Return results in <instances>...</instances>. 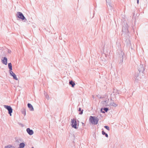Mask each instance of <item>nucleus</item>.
<instances>
[{
    "mask_svg": "<svg viewBox=\"0 0 148 148\" xmlns=\"http://www.w3.org/2000/svg\"><path fill=\"white\" fill-rule=\"evenodd\" d=\"M99 119L95 116H91L89 118L90 122L92 124L96 125L97 124Z\"/></svg>",
    "mask_w": 148,
    "mask_h": 148,
    "instance_id": "f257e3e1",
    "label": "nucleus"
},
{
    "mask_svg": "<svg viewBox=\"0 0 148 148\" xmlns=\"http://www.w3.org/2000/svg\"><path fill=\"white\" fill-rule=\"evenodd\" d=\"M71 125L73 127L77 129V125L76 123V120L74 119H71Z\"/></svg>",
    "mask_w": 148,
    "mask_h": 148,
    "instance_id": "f03ea898",
    "label": "nucleus"
},
{
    "mask_svg": "<svg viewBox=\"0 0 148 148\" xmlns=\"http://www.w3.org/2000/svg\"><path fill=\"white\" fill-rule=\"evenodd\" d=\"M4 107L6 109L8 110L9 114H10V115L11 116L12 115L11 113L12 112V108L10 106L6 105H5Z\"/></svg>",
    "mask_w": 148,
    "mask_h": 148,
    "instance_id": "7ed1b4c3",
    "label": "nucleus"
},
{
    "mask_svg": "<svg viewBox=\"0 0 148 148\" xmlns=\"http://www.w3.org/2000/svg\"><path fill=\"white\" fill-rule=\"evenodd\" d=\"M17 17L20 18L22 20H24L25 19V17L24 16L23 14L22 13L18 12L17 13Z\"/></svg>",
    "mask_w": 148,
    "mask_h": 148,
    "instance_id": "20e7f679",
    "label": "nucleus"
},
{
    "mask_svg": "<svg viewBox=\"0 0 148 148\" xmlns=\"http://www.w3.org/2000/svg\"><path fill=\"white\" fill-rule=\"evenodd\" d=\"M10 73L11 75L13 77V78L15 79V80H18V78L16 77V75L15 73H14L12 71H10Z\"/></svg>",
    "mask_w": 148,
    "mask_h": 148,
    "instance_id": "39448f33",
    "label": "nucleus"
},
{
    "mask_svg": "<svg viewBox=\"0 0 148 148\" xmlns=\"http://www.w3.org/2000/svg\"><path fill=\"white\" fill-rule=\"evenodd\" d=\"M27 132L30 135H32L34 133V132L32 130H30L29 128H28L27 129Z\"/></svg>",
    "mask_w": 148,
    "mask_h": 148,
    "instance_id": "423d86ee",
    "label": "nucleus"
},
{
    "mask_svg": "<svg viewBox=\"0 0 148 148\" xmlns=\"http://www.w3.org/2000/svg\"><path fill=\"white\" fill-rule=\"evenodd\" d=\"M2 63L5 65L7 64V59L6 57H4L3 60H2Z\"/></svg>",
    "mask_w": 148,
    "mask_h": 148,
    "instance_id": "0eeeda50",
    "label": "nucleus"
},
{
    "mask_svg": "<svg viewBox=\"0 0 148 148\" xmlns=\"http://www.w3.org/2000/svg\"><path fill=\"white\" fill-rule=\"evenodd\" d=\"M27 106L29 108L31 111L34 110V108H33V106H32L31 104L30 103H28L27 104Z\"/></svg>",
    "mask_w": 148,
    "mask_h": 148,
    "instance_id": "6e6552de",
    "label": "nucleus"
},
{
    "mask_svg": "<svg viewBox=\"0 0 148 148\" xmlns=\"http://www.w3.org/2000/svg\"><path fill=\"white\" fill-rule=\"evenodd\" d=\"M8 67L10 69V71H12V64L11 63H9L8 64Z\"/></svg>",
    "mask_w": 148,
    "mask_h": 148,
    "instance_id": "1a4fd4ad",
    "label": "nucleus"
},
{
    "mask_svg": "<svg viewBox=\"0 0 148 148\" xmlns=\"http://www.w3.org/2000/svg\"><path fill=\"white\" fill-rule=\"evenodd\" d=\"M25 145V144L23 143H21L20 144L19 148H23Z\"/></svg>",
    "mask_w": 148,
    "mask_h": 148,
    "instance_id": "9d476101",
    "label": "nucleus"
},
{
    "mask_svg": "<svg viewBox=\"0 0 148 148\" xmlns=\"http://www.w3.org/2000/svg\"><path fill=\"white\" fill-rule=\"evenodd\" d=\"M69 84L72 85V86L73 87H74L75 85V83L72 81L69 82Z\"/></svg>",
    "mask_w": 148,
    "mask_h": 148,
    "instance_id": "9b49d317",
    "label": "nucleus"
},
{
    "mask_svg": "<svg viewBox=\"0 0 148 148\" xmlns=\"http://www.w3.org/2000/svg\"><path fill=\"white\" fill-rule=\"evenodd\" d=\"M5 148H14V147L10 145H9L5 146Z\"/></svg>",
    "mask_w": 148,
    "mask_h": 148,
    "instance_id": "f8f14e48",
    "label": "nucleus"
},
{
    "mask_svg": "<svg viewBox=\"0 0 148 148\" xmlns=\"http://www.w3.org/2000/svg\"><path fill=\"white\" fill-rule=\"evenodd\" d=\"M104 127L108 131H109L110 130L109 127L108 126H104Z\"/></svg>",
    "mask_w": 148,
    "mask_h": 148,
    "instance_id": "ddd939ff",
    "label": "nucleus"
},
{
    "mask_svg": "<svg viewBox=\"0 0 148 148\" xmlns=\"http://www.w3.org/2000/svg\"><path fill=\"white\" fill-rule=\"evenodd\" d=\"M103 110L106 111L107 112L108 110V109L107 108H104L103 109Z\"/></svg>",
    "mask_w": 148,
    "mask_h": 148,
    "instance_id": "4468645a",
    "label": "nucleus"
},
{
    "mask_svg": "<svg viewBox=\"0 0 148 148\" xmlns=\"http://www.w3.org/2000/svg\"><path fill=\"white\" fill-rule=\"evenodd\" d=\"M102 134L103 135H104V134H106V133L104 131H103L102 132Z\"/></svg>",
    "mask_w": 148,
    "mask_h": 148,
    "instance_id": "2eb2a0df",
    "label": "nucleus"
},
{
    "mask_svg": "<svg viewBox=\"0 0 148 148\" xmlns=\"http://www.w3.org/2000/svg\"><path fill=\"white\" fill-rule=\"evenodd\" d=\"M101 112H102V113H104L105 112L103 111V110L102 109H101Z\"/></svg>",
    "mask_w": 148,
    "mask_h": 148,
    "instance_id": "dca6fc26",
    "label": "nucleus"
},
{
    "mask_svg": "<svg viewBox=\"0 0 148 148\" xmlns=\"http://www.w3.org/2000/svg\"><path fill=\"white\" fill-rule=\"evenodd\" d=\"M105 135L106 136V137H108V134H106Z\"/></svg>",
    "mask_w": 148,
    "mask_h": 148,
    "instance_id": "f3484780",
    "label": "nucleus"
},
{
    "mask_svg": "<svg viewBox=\"0 0 148 148\" xmlns=\"http://www.w3.org/2000/svg\"><path fill=\"white\" fill-rule=\"evenodd\" d=\"M82 113H83V110H82L81 112L80 113H79L80 114H82Z\"/></svg>",
    "mask_w": 148,
    "mask_h": 148,
    "instance_id": "a211bd4d",
    "label": "nucleus"
},
{
    "mask_svg": "<svg viewBox=\"0 0 148 148\" xmlns=\"http://www.w3.org/2000/svg\"><path fill=\"white\" fill-rule=\"evenodd\" d=\"M79 111H80L81 110V108H79Z\"/></svg>",
    "mask_w": 148,
    "mask_h": 148,
    "instance_id": "6ab92c4d",
    "label": "nucleus"
},
{
    "mask_svg": "<svg viewBox=\"0 0 148 148\" xmlns=\"http://www.w3.org/2000/svg\"><path fill=\"white\" fill-rule=\"evenodd\" d=\"M137 3L138 4V3H139V0H137Z\"/></svg>",
    "mask_w": 148,
    "mask_h": 148,
    "instance_id": "aec40b11",
    "label": "nucleus"
},
{
    "mask_svg": "<svg viewBox=\"0 0 148 148\" xmlns=\"http://www.w3.org/2000/svg\"><path fill=\"white\" fill-rule=\"evenodd\" d=\"M32 148H34L33 147H32Z\"/></svg>",
    "mask_w": 148,
    "mask_h": 148,
    "instance_id": "412c9836",
    "label": "nucleus"
}]
</instances>
